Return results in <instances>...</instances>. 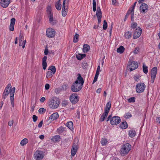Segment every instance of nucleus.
Here are the masks:
<instances>
[{
  "mask_svg": "<svg viewBox=\"0 0 160 160\" xmlns=\"http://www.w3.org/2000/svg\"><path fill=\"white\" fill-rule=\"evenodd\" d=\"M11 84H8L7 87L6 88L3 93V96L4 99H5L10 93V97L11 104L14 108V94L15 91V87H13L12 89Z\"/></svg>",
  "mask_w": 160,
  "mask_h": 160,
  "instance_id": "1",
  "label": "nucleus"
},
{
  "mask_svg": "<svg viewBox=\"0 0 160 160\" xmlns=\"http://www.w3.org/2000/svg\"><path fill=\"white\" fill-rule=\"evenodd\" d=\"M76 80L74 82L71 87V91L74 92L79 91L82 88L84 81L81 74L78 73Z\"/></svg>",
  "mask_w": 160,
  "mask_h": 160,
  "instance_id": "2",
  "label": "nucleus"
},
{
  "mask_svg": "<svg viewBox=\"0 0 160 160\" xmlns=\"http://www.w3.org/2000/svg\"><path fill=\"white\" fill-rule=\"evenodd\" d=\"M59 104V99L56 97H53L51 99L49 100L48 104L51 108L55 109L58 107Z\"/></svg>",
  "mask_w": 160,
  "mask_h": 160,
  "instance_id": "3",
  "label": "nucleus"
},
{
  "mask_svg": "<svg viewBox=\"0 0 160 160\" xmlns=\"http://www.w3.org/2000/svg\"><path fill=\"white\" fill-rule=\"evenodd\" d=\"M131 146L129 143H126L122 146L120 150V153L122 156H124L128 154L131 149Z\"/></svg>",
  "mask_w": 160,
  "mask_h": 160,
  "instance_id": "4",
  "label": "nucleus"
},
{
  "mask_svg": "<svg viewBox=\"0 0 160 160\" xmlns=\"http://www.w3.org/2000/svg\"><path fill=\"white\" fill-rule=\"evenodd\" d=\"M112 115H109L108 117L107 121H108L110 119V123L112 125H116L118 124L121 121L120 118L118 116H114L111 118Z\"/></svg>",
  "mask_w": 160,
  "mask_h": 160,
  "instance_id": "5",
  "label": "nucleus"
},
{
  "mask_svg": "<svg viewBox=\"0 0 160 160\" xmlns=\"http://www.w3.org/2000/svg\"><path fill=\"white\" fill-rule=\"evenodd\" d=\"M47 12L48 15L49 20L50 22L52 24L56 23L54 22L53 19V15L51 10V7L50 6H48L47 8Z\"/></svg>",
  "mask_w": 160,
  "mask_h": 160,
  "instance_id": "6",
  "label": "nucleus"
},
{
  "mask_svg": "<svg viewBox=\"0 0 160 160\" xmlns=\"http://www.w3.org/2000/svg\"><path fill=\"white\" fill-rule=\"evenodd\" d=\"M146 87V85L144 83L140 82L138 83L136 86V92L138 93H142L144 91Z\"/></svg>",
  "mask_w": 160,
  "mask_h": 160,
  "instance_id": "7",
  "label": "nucleus"
},
{
  "mask_svg": "<svg viewBox=\"0 0 160 160\" xmlns=\"http://www.w3.org/2000/svg\"><path fill=\"white\" fill-rule=\"evenodd\" d=\"M44 155L43 152L37 150L34 153V157L36 160H41L43 158Z\"/></svg>",
  "mask_w": 160,
  "mask_h": 160,
  "instance_id": "8",
  "label": "nucleus"
},
{
  "mask_svg": "<svg viewBox=\"0 0 160 160\" xmlns=\"http://www.w3.org/2000/svg\"><path fill=\"white\" fill-rule=\"evenodd\" d=\"M128 66L130 71L136 69L138 67V64L137 62L131 60L130 58L128 62Z\"/></svg>",
  "mask_w": 160,
  "mask_h": 160,
  "instance_id": "9",
  "label": "nucleus"
},
{
  "mask_svg": "<svg viewBox=\"0 0 160 160\" xmlns=\"http://www.w3.org/2000/svg\"><path fill=\"white\" fill-rule=\"evenodd\" d=\"M157 68L156 67H154L151 70V82L152 83H153L155 78L157 72Z\"/></svg>",
  "mask_w": 160,
  "mask_h": 160,
  "instance_id": "10",
  "label": "nucleus"
},
{
  "mask_svg": "<svg viewBox=\"0 0 160 160\" xmlns=\"http://www.w3.org/2000/svg\"><path fill=\"white\" fill-rule=\"evenodd\" d=\"M46 34L48 37L52 38L55 36V32L54 29L49 28L47 30Z\"/></svg>",
  "mask_w": 160,
  "mask_h": 160,
  "instance_id": "11",
  "label": "nucleus"
},
{
  "mask_svg": "<svg viewBox=\"0 0 160 160\" xmlns=\"http://www.w3.org/2000/svg\"><path fill=\"white\" fill-rule=\"evenodd\" d=\"M70 100L71 102L73 104L77 103L79 100L77 94L76 93H73L70 97Z\"/></svg>",
  "mask_w": 160,
  "mask_h": 160,
  "instance_id": "12",
  "label": "nucleus"
},
{
  "mask_svg": "<svg viewBox=\"0 0 160 160\" xmlns=\"http://www.w3.org/2000/svg\"><path fill=\"white\" fill-rule=\"evenodd\" d=\"M141 32L142 29L138 27L136 29L134 33L133 38L135 39L139 37L141 35Z\"/></svg>",
  "mask_w": 160,
  "mask_h": 160,
  "instance_id": "13",
  "label": "nucleus"
},
{
  "mask_svg": "<svg viewBox=\"0 0 160 160\" xmlns=\"http://www.w3.org/2000/svg\"><path fill=\"white\" fill-rule=\"evenodd\" d=\"M69 0H63L62 3V10L68 11Z\"/></svg>",
  "mask_w": 160,
  "mask_h": 160,
  "instance_id": "14",
  "label": "nucleus"
},
{
  "mask_svg": "<svg viewBox=\"0 0 160 160\" xmlns=\"http://www.w3.org/2000/svg\"><path fill=\"white\" fill-rule=\"evenodd\" d=\"M78 148L77 143H74L73 144L71 149V155L72 156H74L76 153Z\"/></svg>",
  "mask_w": 160,
  "mask_h": 160,
  "instance_id": "15",
  "label": "nucleus"
},
{
  "mask_svg": "<svg viewBox=\"0 0 160 160\" xmlns=\"http://www.w3.org/2000/svg\"><path fill=\"white\" fill-rule=\"evenodd\" d=\"M140 9L141 12L143 13H145L148 10V6L147 4L143 3L140 7Z\"/></svg>",
  "mask_w": 160,
  "mask_h": 160,
  "instance_id": "16",
  "label": "nucleus"
},
{
  "mask_svg": "<svg viewBox=\"0 0 160 160\" xmlns=\"http://www.w3.org/2000/svg\"><path fill=\"white\" fill-rule=\"evenodd\" d=\"M59 115L57 112H55L52 114L49 117L48 121L50 122L57 119L59 117Z\"/></svg>",
  "mask_w": 160,
  "mask_h": 160,
  "instance_id": "17",
  "label": "nucleus"
},
{
  "mask_svg": "<svg viewBox=\"0 0 160 160\" xmlns=\"http://www.w3.org/2000/svg\"><path fill=\"white\" fill-rule=\"evenodd\" d=\"M10 2V0H1V5L3 8H6L8 6Z\"/></svg>",
  "mask_w": 160,
  "mask_h": 160,
  "instance_id": "18",
  "label": "nucleus"
},
{
  "mask_svg": "<svg viewBox=\"0 0 160 160\" xmlns=\"http://www.w3.org/2000/svg\"><path fill=\"white\" fill-rule=\"evenodd\" d=\"M15 22V19L13 18L11 19L10 25L9 28L10 31H13L14 29V26Z\"/></svg>",
  "mask_w": 160,
  "mask_h": 160,
  "instance_id": "19",
  "label": "nucleus"
},
{
  "mask_svg": "<svg viewBox=\"0 0 160 160\" xmlns=\"http://www.w3.org/2000/svg\"><path fill=\"white\" fill-rule=\"evenodd\" d=\"M47 59V57L46 56H44L42 59V66L44 70L46 69L47 66V64L46 62Z\"/></svg>",
  "mask_w": 160,
  "mask_h": 160,
  "instance_id": "20",
  "label": "nucleus"
},
{
  "mask_svg": "<svg viewBox=\"0 0 160 160\" xmlns=\"http://www.w3.org/2000/svg\"><path fill=\"white\" fill-rule=\"evenodd\" d=\"M111 102H109L106 104L105 109V112H106V113H108L109 112L111 108Z\"/></svg>",
  "mask_w": 160,
  "mask_h": 160,
  "instance_id": "21",
  "label": "nucleus"
},
{
  "mask_svg": "<svg viewBox=\"0 0 160 160\" xmlns=\"http://www.w3.org/2000/svg\"><path fill=\"white\" fill-rule=\"evenodd\" d=\"M96 15L98 19V23L99 24L100 23L101 21V18L102 17V12H96Z\"/></svg>",
  "mask_w": 160,
  "mask_h": 160,
  "instance_id": "22",
  "label": "nucleus"
},
{
  "mask_svg": "<svg viewBox=\"0 0 160 160\" xmlns=\"http://www.w3.org/2000/svg\"><path fill=\"white\" fill-rule=\"evenodd\" d=\"M90 49V46L87 44H84L83 46V52L84 53L87 52Z\"/></svg>",
  "mask_w": 160,
  "mask_h": 160,
  "instance_id": "23",
  "label": "nucleus"
},
{
  "mask_svg": "<svg viewBox=\"0 0 160 160\" xmlns=\"http://www.w3.org/2000/svg\"><path fill=\"white\" fill-rule=\"evenodd\" d=\"M125 50V48L123 46H121L119 48H118L117 50V52L121 54Z\"/></svg>",
  "mask_w": 160,
  "mask_h": 160,
  "instance_id": "24",
  "label": "nucleus"
},
{
  "mask_svg": "<svg viewBox=\"0 0 160 160\" xmlns=\"http://www.w3.org/2000/svg\"><path fill=\"white\" fill-rule=\"evenodd\" d=\"M128 126L127 123L126 121L123 122L120 125V127L122 129H126Z\"/></svg>",
  "mask_w": 160,
  "mask_h": 160,
  "instance_id": "25",
  "label": "nucleus"
},
{
  "mask_svg": "<svg viewBox=\"0 0 160 160\" xmlns=\"http://www.w3.org/2000/svg\"><path fill=\"white\" fill-rule=\"evenodd\" d=\"M108 113H106V112H105L102 114L100 118L99 119V121L101 122H102L104 121L106 117L108 115Z\"/></svg>",
  "mask_w": 160,
  "mask_h": 160,
  "instance_id": "26",
  "label": "nucleus"
},
{
  "mask_svg": "<svg viewBox=\"0 0 160 160\" xmlns=\"http://www.w3.org/2000/svg\"><path fill=\"white\" fill-rule=\"evenodd\" d=\"M66 126L71 130H72L73 129V123L72 121H70L67 122Z\"/></svg>",
  "mask_w": 160,
  "mask_h": 160,
  "instance_id": "27",
  "label": "nucleus"
},
{
  "mask_svg": "<svg viewBox=\"0 0 160 160\" xmlns=\"http://www.w3.org/2000/svg\"><path fill=\"white\" fill-rule=\"evenodd\" d=\"M86 54H81L78 53L76 55V58L78 60H81L83 58L85 57H86Z\"/></svg>",
  "mask_w": 160,
  "mask_h": 160,
  "instance_id": "28",
  "label": "nucleus"
},
{
  "mask_svg": "<svg viewBox=\"0 0 160 160\" xmlns=\"http://www.w3.org/2000/svg\"><path fill=\"white\" fill-rule=\"evenodd\" d=\"M52 140L54 142H58L60 140V137L59 135H56L52 138Z\"/></svg>",
  "mask_w": 160,
  "mask_h": 160,
  "instance_id": "29",
  "label": "nucleus"
},
{
  "mask_svg": "<svg viewBox=\"0 0 160 160\" xmlns=\"http://www.w3.org/2000/svg\"><path fill=\"white\" fill-rule=\"evenodd\" d=\"M124 36L126 38L129 39L131 37L132 33L131 32L128 31L125 32Z\"/></svg>",
  "mask_w": 160,
  "mask_h": 160,
  "instance_id": "30",
  "label": "nucleus"
},
{
  "mask_svg": "<svg viewBox=\"0 0 160 160\" xmlns=\"http://www.w3.org/2000/svg\"><path fill=\"white\" fill-rule=\"evenodd\" d=\"M136 134V132H135V131L133 130H130L129 131V136L131 137L132 138L134 137Z\"/></svg>",
  "mask_w": 160,
  "mask_h": 160,
  "instance_id": "31",
  "label": "nucleus"
},
{
  "mask_svg": "<svg viewBox=\"0 0 160 160\" xmlns=\"http://www.w3.org/2000/svg\"><path fill=\"white\" fill-rule=\"evenodd\" d=\"M48 70L51 71V72L53 73V74H54L56 72V69L55 67L54 66H50L48 69Z\"/></svg>",
  "mask_w": 160,
  "mask_h": 160,
  "instance_id": "32",
  "label": "nucleus"
},
{
  "mask_svg": "<svg viewBox=\"0 0 160 160\" xmlns=\"http://www.w3.org/2000/svg\"><path fill=\"white\" fill-rule=\"evenodd\" d=\"M28 140L27 138H25L21 141L20 144L21 146H24L28 143Z\"/></svg>",
  "mask_w": 160,
  "mask_h": 160,
  "instance_id": "33",
  "label": "nucleus"
},
{
  "mask_svg": "<svg viewBox=\"0 0 160 160\" xmlns=\"http://www.w3.org/2000/svg\"><path fill=\"white\" fill-rule=\"evenodd\" d=\"M53 73L51 71H48L46 73V78H50L52 77Z\"/></svg>",
  "mask_w": 160,
  "mask_h": 160,
  "instance_id": "34",
  "label": "nucleus"
},
{
  "mask_svg": "<svg viewBox=\"0 0 160 160\" xmlns=\"http://www.w3.org/2000/svg\"><path fill=\"white\" fill-rule=\"evenodd\" d=\"M143 72L147 74L148 72V67L146 66L144 64H143Z\"/></svg>",
  "mask_w": 160,
  "mask_h": 160,
  "instance_id": "35",
  "label": "nucleus"
},
{
  "mask_svg": "<svg viewBox=\"0 0 160 160\" xmlns=\"http://www.w3.org/2000/svg\"><path fill=\"white\" fill-rule=\"evenodd\" d=\"M130 14H131V20L132 22H133L134 20V11L131 10V8H130Z\"/></svg>",
  "mask_w": 160,
  "mask_h": 160,
  "instance_id": "36",
  "label": "nucleus"
},
{
  "mask_svg": "<svg viewBox=\"0 0 160 160\" xmlns=\"http://www.w3.org/2000/svg\"><path fill=\"white\" fill-rule=\"evenodd\" d=\"M101 142L102 146H105L107 144L108 141L106 139L102 138Z\"/></svg>",
  "mask_w": 160,
  "mask_h": 160,
  "instance_id": "37",
  "label": "nucleus"
},
{
  "mask_svg": "<svg viewBox=\"0 0 160 160\" xmlns=\"http://www.w3.org/2000/svg\"><path fill=\"white\" fill-rule=\"evenodd\" d=\"M92 10L93 12L96 10V3L95 0H93Z\"/></svg>",
  "mask_w": 160,
  "mask_h": 160,
  "instance_id": "38",
  "label": "nucleus"
},
{
  "mask_svg": "<svg viewBox=\"0 0 160 160\" xmlns=\"http://www.w3.org/2000/svg\"><path fill=\"white\" fill-rule=\"evenodd\" d=\"M79 37V35L76 33L73 38V41L74 42H78V39Z\"/></svg>",
  "mask_w": 160,
  "mask_h": 160,
  "instance_id": "39",
  "label": "nucleus"
},
{
  "mask_svg": "<svg viewBox=\"0 0 160 160\" xmlns=\"http://www.w3.org/2000/svg\"><path fill=\"white\" fill-rule=\"evenodd\" d=\"M55 7L58 10H60L61 8L62 5L61 3H56L55 5Z\"/></svg>",
  "mask_w": 160,
  "mask_h": 160,
  "instance_id": "40",
  "label": "nucleus"
},
{
  "mask_svg": "<svg viewBox=\"0 0 160 160\" xmlns=\"http://www.w3.org/2000/svg\"><path fill=\"white\" fill-rule=\"evenodd\" d=\"M46 110L45 109L43 108H41L38 110V112L40 114H43L46 112Z\"/></svg>",
  "mask_w": 160,
  "mask_h": 160,
  "instance_id": "41",
  "label": "nucleus"
},
{
  "mask_svg": "<svg viewBox=\"0 0 160 160\" xmlns=\"http://www.w3.org/2000/svg\"><path fill=\"white\" fill-rule=\"evenodd\" d=\"M132 117V115L130 113V112H128L126 113L125 115H124V117L128 119L129 118Z\"/></svg>",
  "mask_w": 160,
  "mask_h": 160,
  "instance_id": "42",
  "label": "nucleus"
},
{
  "mask_svg": "<svg viewBox=\"0 0 160 160\" xmlns=\"http://www.w3.org/2000/svg\"><path fill=\"white\" fill-rule=\"evenodd\" d=\"M135 98L134 97H132L128 99V101L129 102H135Z\"/></svg>",
  "mask_w": 160,
  "mask_h": 160,
  "instance_id": "43",
  "label": "nucleus"
},
{
  "mask_svg": "<svg viewBox=\"0 0 160 160\" xmlns=\"http://www.w3.org/2000/svg\"><path fill=\"white\" fill-rule=\"evenodd\" d=\"M107 23L106 21L104 20L103 22V28L104 30H106L107 28Z\"/></svg>",
  "mask_w": 160,
  "mask_h": 160,
  "instance_id": "44",
  "label": "nucleus"
},
{
  "mask_svg": "<svg viewBox=\"0 0 160 160\" xmlns=\"http://www.w3.org/2000/svg\"><path fill=\"white\" fill-rule=\"evenodd\" d=\"M24 36L23 33H22L21 32L19 36V40L20 41H22V40H24Z\"/></svg>",
  "mask_w": 160,
  "mask_h": 160,
  "instance_id": "45",
  "label": "nucleus"
},
{
  "mask_svg": "<svg viewBox=\"0 0 160 160\" xmlns=\"http://www.w3.org/2000/svg\"><path fill=\"white\" fill-rule=\"evenodd\" d=\"M130 9L129 8V9L128 10L127 13H126V14L125 16V18L124 19V21H126L127 18H128V17L130 15Z\"/></svg>",
  "mask_w": 160,
  "mask_h": 160,
  "instance_id": "46",
  "label": "nucleus"
},
{
  "mask_svg": "<svg viewBox=\"0 0 160 160\" xmlns=\"http://www.w3.org/2000/svg\"><path fill=\"white\" fill-rule=\"evenodd\" d=\"M99 74H96L95 75V76L94 77L92 83L93 84L95 82H96L97 80Z\"/></svg>",
  "mask_w": 160,
  "mask_h": 160,
  "instance_id": "47",
  "label": "nucleus"
},
{
  "mask_svg": "<svg viewBox=\"0 0 160 160\" xmlns=\"http://www.w3.org/2000/svg\"><path fill=\"white\" fill-rule=\"evenodd\" d=\"M137 24L136 22H133L131 24V28H135L137 27Z\"/></svg>",
  "mask_w": 160,
  "mask_h": 160,
  "instance_id": "48",
  "label": "nucleus"
},
{
  "mask_svg": "<svg viewBox=\"0 0 160 160\" xmlns=\"http://www.w3.org/2000/svg\"><path fill=\"white\" fill-rule=\"evenodd\" d=\"M62 16L65 17L67 15L68 11L62 10Z\"/></svg>",
  "mask_w": 160,
  "mask_h": 160,
  "instance_id": "49",
  "label": "nucleus"
},
{
  "mask_svg": "<svg viewBox=\"0 0 160 160\" xmlns=\"http://www.w3.org/2000/svg\"><path fill=\"white\" fill-rule=\"evenodd\" d=\"M139 48L136 47L133 52V53L135 54H137L139 52Z\"/></svg>",
  "mask_w": 160,
  "mask_h": 160,
  "instance_id": "50",
  "label": "nucleus"
},
{
  "mask_svg": "<svg viewBox=\"0 0 160 160\" xmlns=\"http://www.w3.org/2000/svg\"><path fill=\"white\" fill-rule=\"evenodd\" d=\"M61 92V89L60 88H56L55 90V92L57 94H58Z\"/></svg>",
  "mask_w": 160,
  "mask_h": 160,
  "instance_id": "51",
  "label": "nucleus"
},
{
  "mask_svg": "<svg viewBox=\"0 0 160 160\" xmlns=\"http://www.w3.org/2000/svg\"><path fill=\"white\" fill-rule=\"evenodd\" d=\"M32 119L34 122H35L37 120L38 117L35 115H33L32 116Z\"/></svg>",
  "mask_w": 160,
  "mask_h": 160,
  "instance_id": "52",
  "label": "nucleus"
},
{
  "mask_svg": "<svg viewBox=\"0 0 160 160\" xmlns=\"http://www.w3.org/2000/svg\"><path fill=\"white\" fill-rule=\"evenodd\" d=\"M64 130V128L62 127H60L58 129V132H61Z\"/></svg>",
  "mask_w": 160,
  "mask_h": 160,
  "instance_id": "53",
  "label": "nucleus"
},
{
  "mask_svg": "<svg viewBox=\"0 0 160 160\" xmlns=\"http://www.w3.org/2000/svg\"><path fill=\"white\" fill-rule=\"evenodd\" d=\"M140 77L139 76H134V78L137 82H138V81L139 78Z\"/></svg>",
  "mask_w": 160,
  "mask_h": 160,
  "instance_id": "54",
  "label": "nucleus"
},
{
  "mask_svg": "<svg viewBox=\"0 0 160 160\" xmlns=\"http://www.w3.org/2000/svg\"><path fill=\"white\" fill-rule=\"evenodd\" d=\"M100 71V65H99L98 67L96 74H99Z\"/></svg>",
  "mask_w": 160,
  "mask_h": 160,
  "instance_id": "55",
  "label": "nucleus"
},
{
  "mask_svg": "<svg viewBox=\"0 0 160 160\" xmlns=\"http://www.w3.org/2000/svg\"><path fill=\"white\" fill-rule=\"evenodd\" d=\"M88 66L87 63L86 62H85L82 63V68L83 69H85Z\"/></svg>",
  "mask_w": 160,
  "mask_h": 160,
  "instance_id": "56",
  "label": "nucleus"
},
{
  "mask_svg": "<svg viewBox=\"0 0 160 160\" xmlns=\"http://www.w3.org/2000/svg\"><path fill=\"white\" fill-rule=\"evenodd\" d=\"M26 43V40H24L22 42V48H24L25 47V45Z\"/></svg>",
  "mask_w": 160,
  "mask_h": 160,
  "instance_id": "57",
  "label": "nucleus"
},
{
  "mask_svg": "<svg viewBox=\"0 0 160 160\" xmlns=\"http://www.w3.org/2000/svg\"><path fill=\"white\" fill-rule=\"evenodd\" d=\"M137 3V2H136V1L135 2H134L132 7V8H131V10L134 11V9L135 7V6H136V5Z\"/></svg>",
  "mask_w": 160,
  "mask_h": 160,
  "instance_id": "58",
  "label": "nucleus"
},
{
  "mask_svg": "<svg viewBox=\"0 0 160 160\" xmlns=\"http://www.w3.org/2000/svg\"><path fill=\"white\" fill-rule=\"evenodd\" d=\"M50 88V85L48 84H46L45 85V88L46 90H48Z\"/></svg>",
  "mask_w": 160,
  "mask_h": 160,
  "instance_id": "59",
  "label": "nucleus"
},
{
  "mask_svg": "<svg viewBox=\"0 0 160 160\" xmlns=\"http://www.w3.org/2000/svg\"><path fill=\"white\" fill-rule=\"evenodd\" d=\"M13 122V120L10 121L8 123V124L9 126H11L12 125Z\"/></svg>",
  "mask_w": 160,
  "mask_h": 160,
  "instance_id": "60",
  "label": "nucleus"
},
{
  "mask_svg": "<svg viewBox=\"0 0 160 160\" xmlns=\"http://www.w3.org/2000/svg\"><path fill=\"white\" fill-rule=\"evenodd\" d=\"M42 123H43V121H42L39 122V123L38 124V127L39 128H41L42 126Z\"/></svg>",
  "mask_w": 160,
  "mask_h": 160,
  "instance_id": "61",
  "label": "nucleus"
},
{
  "mask_svg": "<svg viewBox=\"0 0 160 160\" xmlns=\"http://www.w3.org/2000/svg\"><path fill=\"white\" fill-rule=\"evenodd\" d=\"M45 100V98L44 97L42 98L40 100V102L42 103Z\"/></svg>",
  "mask_w": 160,
  "mask_h": 160,
  "instance_id": "62",
  "label": "nucleus"
},
{
  "mask_svg": "<svg viewBox=\"0 0 160 160\" xmlns=\"http://www.w3.org/2000/svg\"><path fill=\"white\" fill-rule=\"evenodd\" d=\"M117 2V0H112V3L113 5L116 4Z\"/></svg>",
  "mask_w": 160,
  "mask_h": 160,
  "instance_id": "63",
  "label": "nucleus"
},
{
  "mask_svg": "<svg viewBox=\"0 0 160 160\" xmlns=\"http://www.w3.org/2000/svg\"><path fill=\"white\" fill-rule=\"evenodd\" d=\"M156 121L159 124H160V117L157 118Z\"/></svg>",
  "mask_w": 160,
  "mask_h": 160,
  "instance_id": "64",
  "label": "nucleus"
}]
</instances>
